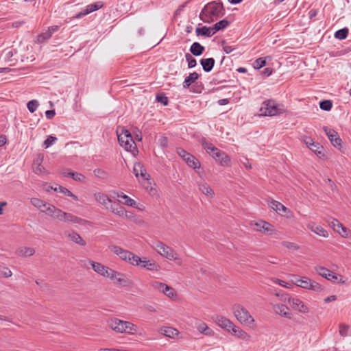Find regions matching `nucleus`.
<instances>
[{"mask_svg": "<svg viewBox=\"0 0 351 351\" xmlns=\"http://www.w3.org/2000/svg\"><path fill=\"white\" fill-rule=\"evenodd\" d=\"M93 269L102 276L110 278L114 280L117 284L123 286L129 287L132 285V281L123 273L118 272L110 268L106 267L100 263L90 261Z\"/></svg>", "mask_w": 351, "mask_h": 351, "instance_id": "obj_1", "label": "nucleus"}, {"mask_svg": "<svg viewBox=\"0 0 351 351\" xmlns=\"http://www.w3.org/2000/svg\"><path fill=\"white\" fill-rule=\"evenodd\" d=\"M225 14V10L221 2L212 1L206 4L202 10L199 17L204 23H210Z\"/></svg>", "mask_w": 351, "mask_h": 351, "instance_id": "obj_2", "label": "nucleus"}, {"mask_svg": "<svg viewBox=\"0 0 351 351\" xmlns=\"http://www.w3.org/2000/svg\"><path fill=\"white\" fill-rule=\"evenodd\" d=\"M201 143L207 153L218 161L221 165L228 166L230 165V158L224 152L215 147L212 143L207 142L205 138L202 139Z\"/></svg>", "mask_w": 351, "mask_h": 351, "instance_id": "obj_3", "label": "nucleus"}, {"mask_svg": "<svg viewBox=\"0 0 351 351\" xmlns=\"http://www.w3.org/2000/svg\"><path fill=\"white\" fill-rule=\"evenodd\" d=\"M117 134L120 145L127 152H130L134 156H136L138 153V149L130 132L125 128H121V130H117Z\"/></svg>", "mask_w": 351, "mask_h": 351, "instance_id": "obj_4", "label": "nucleus"}, {"mask_svg": "<svg viewBox=\"0 0 351 351\" xmlns=\"http://www.w3.org/2000/svg\"><path fill=\"white\" fill-rule=\"evenodd\" d=\"M108 325L113 331L118 333L134 334L138 329L137 326L133 323L121 320L116 317L108 319Z\"/></svg>", "mask_w": 351, "mask_h": 351, "instance_id": "obj_5", "label": "nucleus"}, {"mask_svg": "<svg viewBox=\"0 0 351 351\" xmlns=\"http://www.w3.org/2000/svg\"><path fill=\"white\" fill-rule=\"evenodd\" d=\"M285 112L284 106L278 104L274 99H267L263 102L259 110L260 116L273 117L282 114Z\"/></svg>", "mask_w": 351, "mask_h": 351, "instance_id": "obj_6", "label": "nucleus"}, {"mask_svg": "<svg viewBox=\"0 0 351 351\" xmlns=\"http://www.w3.org/2000/svg\"><path fill=\"white\" fill-rule=\"evenodd\" d=\"M233 312L237 320L241 323L250 324L254 321L248 311L240 304L234 305Z\"/></svg>", "mask_w": 351, "mask_h": 351, "instance_id": "obj_7", "label": "nucleus"}, {"mask_svg": "<svg viewBox=\"0 0 351 351\" xmlns=\"http://www.w3.org/2000/svg\"><path fill=\"white\" fill-rule=\"evenodd\" d=\"M294 284L303 289H310L317 292H321L324 290L322 285L307 277H302V278L296 279L294 281Z\"/></svg>", "mask_w": 351, "mask_h": 351, "instance_id": "obj_8", "label": "nucleus"}, {"mask_svg": "<svg viewBox=\"0 0 351 351\" xmlns=\"http://www.w3.org/2000/svg\"><path fill=\"white\" fill-rule=\"evenodd\" d=\"M154 249L161 256L169 260H176L177 258V254L175 251L160 241H157L154 243Z\"/></svg>", "mask_w": 351, "mask_h": 351, "instance_id": "obj_9", "label": "nucleus"}, {"mask_svg": "<svg viewBox=\"0 0 351 351\" xmlns=\"http://www.w3.org/2000/svg\"><path fill=\"white\" fill-rule=\"evenodd\" d=\"M176 153L186 162L189 167L193 169L200 167V162L199 160L183 148L178 147L176 149Z\"/></svg>", "mask_w": 351, "mask_h": 351, "instance_id": "obj_10", "label": "nucleus"}, {"mask_svg": "<svg viewBox=\"0 0 351 351\" xmlns=\"http://www.w3.org/2000/svg\"><path fill=\"white\" fill-rule=\"evenodd\" d=\"M150 285L154 289L164 293L166 296L170 298H173L176 296L174 289L167 284L158 281H153Z\"/></svg>", "mask_w": 351, "mask_h": 351, "instance_id": "obj_11", "label": "nucleus"}, {"mask_svg": "<svg viewBox=\"0 0 351 351\" xmlns=\"http://www.w3.org/2000/svg\"><path fill=\"white\" fill-rule=\"evenodd\" d=\"M323 129L331 144L334 147L339 149L341 147L342 141L339 138L338 133L335 130L330 129L326 126H324Z\"/></svg>", "mask_w": 351, "mask_h": 351, "instance_id": "obj_12", "label": "nucleus"}, {"mask_svg": "<svg viewBox=\"0 0 351 351\" xmlns=\"http://www.w3.org/2000/svg\"><path fill=\"white\" fill-rule=\"evenodd\" d=\"M288 302L295 311L302 313H307L309 311L308 307L298 298H288Z\"/></svg>", "mask_w": 351, "mask_h": 351, "instance_id": "obj_13", "label": "nucleus"}, {"mask_svg": "<svg viewBox=\"0 0 351 351\" xmlns=\"http://www.w3.org/2000/svg\"><path fill=\"white\" fill-rule=\"evenodd\" d=\"M133 172L137 179L141 177L144 180H149L150 176L146 171L141 162H135L133 167Z\"/></svg>", "mask_w": 351, "mask_h": 351, "instance_id": "obj_14", "label": "nucleus"}, {"mask_svg": "<svg viewBox=\"0 0 351 351\" xmlns=\"http://www.w3.org/2000/svg\"><path fill=\"white\" fill-rule=\"evenodd\" d=\"M109 248L114 254L119 256V257L121 260L128 261V260L130 259V256L131 255V252L124 250L117 245H110L109 247Z\"/></svg>", "mask_w": 351, "mask_h": 351, "instance_id": "obj_15", "label": "nucleus"}, {"mask_svg": "<svg viewBox=\"0 0 351 351\" xmlns=\"http://www.w3.org/2000/svg\"><path fill=\"white\" fill-rule=\"evenodd\" d=\"M108 209H110L112 213L119 217H125L127 219L130 217V216L128 215L125 208L121 206L119 203L114 202L113 204H111L110 206L108 207Z\"/></svg>", "mask_w": 351, "mask_h": 351, "instance_id": "obj_16", "label": "nucleus"}, {"mask_svg": "<svg viewBox=\"0 0 351 351\" xmlns=\"http://www.w3.org/2000/svg\"><path fill=\"white\" fill-rule=\"evenodd\" d=\"M215 323L222 328L230 332V328L233 323L225 317L217 315L215 318Z\"/></svg>", "mask_w": 351, "mask_h": 351, "instance_id": "obj_17", "label": "nucleus"}, {"mask_svg": "<svg viewBox=\"0 0 351 351\" xmlns=\"http://www.w3.org/2000/svg\"><path fill=\"white\" fill-rule=\"evenodd\" d=\"M274 311L277 314H278L282 317H285L286 318H289V319L291 318V313L290 310L287 306L282 304H276L274 306Z\"/></svg>", "mask_w": 351, "mask_h": 351, "instance_id": "obj_18", "label": "nucleus"}, {"mask_svg": "<svg viewBox=\"0 0 351 351\" xmlns=\"http://www.w3.org/2000/svg\"><path fill=\"white\" fill-rule=\"evenodd\" d=\"M149 271H158L160 266L153 261L148 260L146 257L141 258V264L139 265Z\"/></svg>", "mask_w": 351, "mask_h": 351, "instance_id": "obj_19", "label": "nucleus"}, {"mask_svg": "<svg viewBox=\"0 0 351 351\" xmlns=\"http://www.w3.org/2000/svg\"><path fill=\"white\" fill-rule=\"evenodd\" d=\"M230 332L232 335L243 339V340H249L250 339V335H247V332H245L244 330H243L241 328H240L239 326H235L234 324H232V326L230 328Z\"/></svg>", "mask_w": 351, "mask_h": 351, "instance_id": "obj_20", "label": "nucleus"}, {"mask_svg": "<svg viewBox=\"0 0 351 351\" xmlns=\"http://www.w3.org/2000/svg\"><path fill=\"white\" fill-rule=\"evenodd\" d=\"M269 206L273 210L282 215L290 212L289 208L276 200H271L269 203Z\"/></svg>", "mask_w": 351, "mask_h": 351, "instance_id": "obj_21", "label": "nucleus"}, {"mask_svg": "<svg viewBox=\"0 0 351 351\" xmlns=\"http://www.w3.org/2000/svg\"><path fill=\"white\" fill-rule=\"evenodd\" d=\"M61 221L72 223H82L84 222H86V220L80 218L75 215H73V214L64 212Z\"/></svg>", "mask_w": 351, "mask_h": 351, "instance_id": "obj_22", "label": "nucleus"}, {"mask_svg": "<svg viewBox=\"0 0 351 351\" xmlns=\"http://www.w3.org/2000/svg\"><path fill=\"white\" fill-rule=\"evenodd\" d=\"M200 64L203 70L205 72L208 73L213 69L215 64V60L213 58H203L200 60Z\"/></svg>", "mask_w": 351, "mask_h": 351, "instance_id": "obj_23", "label": "nucleus"}, {"mask_svg": "<svg viewBox=\"0 0 351 351\" xmlns=\"http://www.w3.org/2000/svg\"><path fill=\"white\" fill-rule=\"evenodd\" d=\"M65 234L72 241H73L74 243H75L76 244H78L81 246H85L86 245V242L82 238V237L78 234L76 232H65Z\"/></svg>", "mask_w": 351, "mask_h": 351, "instance_id": "obj_24", "label": "nucleus"}, {"mask_svg": "<svg viewBox=\"0 0 351 351\" xmlns=\"http://www.w3.org/2000/svg\"><path fill=\"white\" fill-rule=\"evenodd\" d=\"M94 197L97 202L104 206L106 208H108V204L112 203L111 199H110L107 195L103 193H95L94 194Z\"/></svg>", "mask_w": 351, "mask_h": 351, "instance_id": "obj_25", "label": "nucleus"}, {"mask_svg": "<svg viewBox=\"0 0 351 351\" xmlns=\"http://www.w3.org/2000/svg\"><path fill=\"white\" fill-rule=\"evenodd\" d=\"M197 36H204L207 37H211L215 34V31L213 27L203 26L202 27H197L195 29Z\"/></svg>", "mask_w": 351, "mask_h": 351, "instance_id": "obj_26", "label": "nucleus"}, {"mask_svg": "<svg viewBox=\"0 0 351 351\" xmlns=\"http://www.w3.org/2000/svg\"><path fill=\"white\" fill-rule=\"evenodd\" d=\"M204 50V47L197 42L193 43L190 47L191 53L195 56H201Z\"/></svg>", "mask_w": 351, "mask_h": 351, "instance_id": "obj_27", "label": "nucleus"}, {"mask_svg": "<svg viewBox=\"0 0 351 351\" xmlns=\"http://www.w3.org/2000/svg\"><path fill=\"white\" fill-rule=\"evenodd\" d=\"M199 77V75L196 73L193 72L189 74V76H187L183 82V88H189L190 86L195 83V81Z\"/></svg>", "mask_w": 351, "mask_h": 351, "instance_id": "obj_28", "label": "nucleus"}, {"mask_svg": "<svg viewBox=\"0 0 351 351\" xmlns=\"http://www.w3.org/2000/svg\"><path fill=\"white\" fill-rule=\"evenodd\" d=\"M117 196L118 197H120L123 199L122 201V203L123 204H125L127 206H132V207H135L136 206V202L131 199L129 196H128L127 195H125L122 192H117Z\"/></svg>", "mask_w": 351, "mask_h": 351, "instance_id": "obj_29", "label": "nucleus"}, {"mask_svg": "<svg viewBox=\"0 0 351 351\" xmlns=\"http://www.w3.org/2000/svg\"><path fill=\"white\" fill-rule=\"evenodd\" d=\"M197 329L199 332L203 333L208 336H213L214 335L213 330L212 329H210L207 326V324L204 322L199 323L197 326Z\"/></svg>", "mask_w": 351, "mask_h": 351, "instance_id": "obj_30", "label": "nucleus"}, {"mask_svg": "<svg viewBox=\"0 0 351 351\" xmlns=\"http://www.w3.org/2000/svg\"><path fill=\"white\" fill-rule=\"evenodd\" d=\"M16 253L21 256H31L35 253V250L32 247H22L17 250Z\"/></svg>", "mask_w": 351, "mask_h": 351, "instance_id": "obj_31", "label": "nucleus"}, {"mask_svg": "<svg viewBox=\"0 0 351 351\" xmlns=\"http://www.w3.org/2000/svg\"><path fill=\"white\" fill-rule=\"evenodd\" d=\"M104 6V3L101 1H97L94 3L89 4L86 8V13L90 14L94 11L101 9Z\"/></svg>", "mask_w": 351, "mask_h": 351, "instance_id": "obj_32", "label": "nucleus"}, {"mask_svg": "<svg viewBox=\"0 0 351 351\" xmlns=\"http://www.w3.org/2000/svg\"><path fill=\"white\" fill-rule=\"evenodd\" d=\"M161 332L164 335L173 338L176 335H178V332L176 329L171 327H165L161 329Z\"/></svg>", "mask_w": 351, "mask_h": 351, "instance_id": "obj_33", "label": "nucleus"}, {"mask_svg": "<svg viewBox=\"0 0 351 351\" xmlns=\"http://www.w3.org/2000/svg\"><path fill=\"white\" fill-rule=\"evenodd\" d=\"M229 25V21L226 19H223L219 21V22L216 23L213 26V29L215 31V34L224 28H226Z\"/></svg>", "mask_w": 351, "mask_h": 351, "instance_id": "obj_34", "label": "nucleus"}, {"mask_svg": "<svg viewBox=\"0 0 351 351\" xmlns=\"http://www.w3.org/2000/svg\"><path fill=\"white\" fill-rule=\"evenodd\" d=\"M348 28L344 27L335 32V38L339 40L346 39L348 34Z\"/></svg>", "mask_w": 351, "mask_h": 351, "instance_id": "obj_35", "label": "nucleus"}, {"mask_svg": "<svg viewBox=\"0 0 351 351\" xmlns=\"http://www.w3.org/2000/svg\"><path fill=\"white\" fill-rule=\"evenodd\" d=\"M310 149L315 152L316 155L319 158L324 156V154L322 152L324 147L318 143H316L312 147H310Z\"/></svg>", "mask_w": 351, "mask_h": 351, "instance_id": "obj_36", "label": "nucleus"}, {"mask_svg": "<svg viewBox=\"0 0 351 351\" xmlns=\"http://www.w3.org/2000/svg\"><path fill=\"white\" fill-rule=\"evenodd\" d=\"M199 189L204 194H205L206 195L212 196L213 194L212 189L210 187V186L208 184H206L205 182L199 184Z\"/></svg>", "mask_w": 351, "mask_h": 351, "instance_id": "obj_37", "label": "nucleus"}, {"mask_svg": "<svg viewBox=\"0 0 351 351\" xmlns=\"http://www.w3.org/2000/svg\"><path fill=\"white\" fill-rule=\"evenodd\" d=\"M315 271L317 272V274L319 275H320L321 276L325 278L326 279L328 277L330 276V274L331 271L329 270L327 268H325V267H322V266H317V267H315Z\"/></svg>", "mask_w": 351, "mask_h": 351, "instance_id": "obj_38", "label": "nucleus"}, {"mask_svg": "<svg viewBox=\"0 0 351 351\" xmlns=\"http://www.w3.org/2000/svg\"><path fill=\"white\" fill-rule=\"evenodd\" d=\"M128 262L132 265L138 266L141 264V258L131 252L130 259L128 260Z\"/></svg>", "mask_w": 351, "mask_h": 351, "instance_id": "obj_39", "label": "nucleus"}, {"mask_svg": "<svg viewBox=\"0 0 351 351\" xmlns=\"http://www.w3.org/2000/svg\"><path fill=\"white\" fill-rule=\"evenodd\" d=\"M330 276V277H328L326 278L328 280H330L334 282H339L342 284L345 282L344 280H343V276L341 275L337 274L331 271Z\"/></svg>", "mask_w": 351, "mask_h": 351, "instance_id": "obj_40", "label": "nucleus"}, {"mask_svg": "<svg viewBox=\"0 0 351 351\" xmlns=\"http://www.w3.org/2000/svg\"><path fill=\"white\" fill-rule=\"evenodd\" d=\"M50 32L46 31L37 36L36 42L38 43H43L45 41L48 40L51 38Z\"/></svg>", "mask_w": 351, "mask_h": 351, "instance_id": "obj_41", "label": "nucleus"}, {"mask_svg": "<svg viewBox=\"0 0 351 351\" xmlns=\"http://www.w3.org/2000/svg\"><path fill=\"white\" fill-rule=\"evenodd\" d=\"M30 202L34 206L38 208H41L42 207L45 208L47 204L43 201L42 199L35 197L32 198Z\"/></svg>", "mask_w": 351, "mask_h": 351, "instance_id": "obj_42", "label": "nucleus"}, {"mask_svg": "<svg viewBox=\"0 0 351 351\" xmlns=\"http://www.w3.org/2000/svg\"><path fill=\"white\" fill-rule=\"evenodd\" d=\"M332 107V103L330 100H323L319 102V108L325 111H329Z\"/></svg>", "mask_w": 351, "mask_h": 351, "instance_id": "obj_43", "label": "nucleus"}, {"mask_svg": "<svg viewBox=\"0 0 351 351\" xmlns=\"http://www.w3.org/2000/svg\"><path fill=\"white\" fill-rule=\"evenodd\" d=\"M38 106H39V103L36 99L31 100L27 104V109L32 113L34 112L36 110Z\"/></svg>", "mask_w": 351, "mask_h": 351, "instance_id": "obj_44", "label": "nucleus"}, {"mask_svg": "<svg viewBox=\"0 0 351 351\" xmlns=\"http://www.w3.org/2000/svg\"><path fill=\"white\" fill-rule=\"evenodd\" d=\"M185 58H186V60L188 62V67L189 69H191V68H193L196 66L197 64V61L196 60L191 56V53H186L185 54Z\"/></svg>", "mask_w": 351, "mask_h": 351, "instance_id": "obj_45", "label": "nucleus"}, {"mask_svg": "<svg viewBox=\"0 0 351 351\" xmlns=\"http://www.w3.org/2000/svg\"><path fill=\"white\" fill-rule=\"evenodd\" d=\"M56 206L50 204H47L46 206L45 207L44 210H41L42 212L46 213L49 216H50L51 218L53 219V213Z\"/></svg>", "mask_w": 351, "mask_h": 351, "instance_id": "obj_46", "label": "nucleus"}, {"mask_svg": "<svg viewBox=\"0 0 351 351\" xmlns=\"http://www.w3.org/2000/svg\"><path fill=\"white\" fill-rule=\"evenodd\" d=\"M94 175L101 179H106L108 178V173L101 169H95L93 171Z\"/></svg>", "mask_w": 351, "mask_h": 351, "instance_id": "obj_47", "label": "nucleus"}, {"mask_svg": "<svg viewBox=\"0 0 351 351\" xmlns=\"http://www.w3.org/2000/svg\"><path fill=\"white\" fill-rule=\"evenodd\" d=\"M266 65L265 58H259L256 59L254 62V67L256 69H260L261 68Z\"/></svg>", "mask_w": 351, "mask_h": 351, "instance_id": "obj_48", "label": "nucleus"}, {"mask_svg": "<svg viewBox=\"0 0 351 351\" xmlns=\"http://www.w3.org/2000/svg\"><path fill=\"white\" fill-rule=\"evenodd\" d=\"M71 178L72 179H73L75 181H78V182H85L86 181V177L80 173H77V172H73L71 174Z\"/></svg>", "mask_w": 351, "mask_h": 351, "instance_id": "obj_49", "label": "nucleus"}, {"mask_svg": "<svg viewBox=\"0 0 351 351\" xmlns=\"http://www.w3.org/2000/svg\"><path fill=\"white\" fill-rule=\"evenodd\" d=\"M3 59L5 61L10 62L12 61V56L14 55L13 50L10 49H6L3 51Z\"/></svg>", "mask_w": 351, "mask_h": 351, "instance_id": "obj_50", "label": "nucleus"}, {"mask_svg": "<svg viewBox=\"0 0 351 351\" xmlns=\"http://www.w3.org/2000/svg\"><path fill=\"white\" fill-rule=\"evenodd\" d=\"M349 329H350V326L348 325L341 324L339 325V334L342 337H346V336L349 335V333H348Z\"/></svg>", "mask_w": 351, "mask_h": 351, "instance_id": "obj_51", "label": "nucleus"}, {"mask_svg": "<svg viewBox=\"0 0 351 351\" xmlns=\"http://www.w3.org/2000/svg\"><path fill=\"white\" fill-rule=\"evenodd\" d=\"M342 237L351 238V230L344 227L343 226L341 228L339 232H338Z\"/></svg>", "mask_w": 351, "mask_h": 351, "instance_id": "obj_52", "label": "nucleus"}, {"mask_svg": "<svg viewBox=\"0 0 351 351\" xmlns=\"http://www.w3.org/2000/svg\"><path fill=\"white\" fill-rule=\"evenodd\" d=\"M57 141V138L53 136H47V139L44 141L43 145L45 148L49 147Z\"/></svg>", "mask_w": 351, "mask_h": 351, "instance_id": "obj_53", "label": "nucleus"}, {"mask_svg": "<svg viewBox=\"0 0 351 351\" xmlns=\"http://www.w3.org/2000/svg\"><path fill=\"white\" fill-rule=\"evenodd\" d=\"M313 231L319 235V236H322L323 237H328V232L326 230H324L322 227L321 226H316L314 230H313Z\"/></svg>", "mask_w": 351, "mask_h": 351, "instance_id": "obj_54", "label": "nucleus"}, {"mask_svg": "<svg viewBox=\"0 0 351 351\" xmlns=\"http://www.w3.org/2000/svg\"><path fill=\"white\" fill-rule=\"evenodd\" d=\"M64 213V211H62V210L56 207L55 210H54V213H53V219L61 221L62 219Z\"/></svg>", "mask_w": 351, "mask_h": 351, "instance_id": "obj_55", "label": "nucleus"}, {"mask_svg": "<svg viewBox=\"0 0 351 351\" xmlns=\"http://www.w3.org/2000/svg\"><path fill=\"white\" fill-rule=\"evenodd\" d=\"M331 225L334 231L337 232H339L341 228L343 226L342 223H341L337 219H333L331 221Z\"/></svg>", "mask_w": 351, "mask_h": 351, "instance_id": "obj_56", "label": "nucleus"}, {"mask_svg": "<svg viewBox=\"0 0 351 351\" xmlns=\"http://www.w3.org/2000/svg\"><path fill=\"white\" fill-rule=\"evenodd\" d=\"M156 101L162 104L165 106L168 104V98L164 94H160L156 96Z\"/></svg>", "mask_w": 351, "mask_h": 351, "instance_id": "obj_57", "label": "nucleus"}, {"mask_svg": "<svg viewBox=\"0 0 351 351\" xmlns=\"http://www.w3.org/2000/svg\"><path fill=\"white\" fill-rule=\"evenodd\" d=\"M282 245L288 248V249H292L294 250H298L299 247L294 243L289 242V241H283L282 243Z\"/></svg>", "mask_w": 351, "mask_h": 351, "instance_id": "obj_58", "label": "nucleus"}, {"mask_svg": "<svg viewBox=\"0 0 351 351\" xmlns=\"http://www.w3.org/2000/svg\"><path fill=\"white\" fill-rule=\"evenodd\" d=\"M272 281L274 283L277 284V285H280L282 287H286V288H288V289L291 287V284H289L288 282H285V281H283L282 280L278 279V278H274V279H272Z\"/></svg>", "mask_w": 351, "mask_h": 351, "instance_id": "obj_59", "label": "nucleus"}, {"mask_svg": "<svg viewBox=\"0 0 351 351\" xmlns=\"http://www.w3.org/2000/svg\"><path fill=\"white\" fill-rule=\"evenodd\" d=\"M53 190L62 193L66 196H68L70 194L69 193L71 192V191H69L68 189L62 186H58V187H56L55 189H53Z\"/></svg>", "mask_w": 351, "mask_h": 351, "instance_id": "obj_60", "label": "nucleus"}, {"mask_svg": "<svg viewBox=\"0 0 351 351\" xmlns=\"http://www.w3.org/2000/svg\"><path fill=\"white\" fill-rule=\"evenodd\" d=\"M33 170L36 174H41L45 172V168L40 164L38 165H33Z\"/></svg>", "mask_w": 351, "mask_h": 351, "instance_id": "obj_61", "label": "nucleus"}, {"mask_svg": "<svg viewBox=\"0 0 351 351\" xmlns=\"http://www.w3.org/2000/svg\"><path fill=\"white\" fill-rule=\"evenodd\" d=\"M222 47L224 52L227 54L231 53L233 50H234V47L227 45L225 41L222 42Z\"/></svg>", "mask_w": 351, "mask_h": 351, "instance_id": "obj_62", "label": "nucleus"}, {"mask_svg": "<svg viewBox=\"0 0 351 351\" xmlns=\"http://www.w3.org/2000/svg\"><path fill=\"white\" fill-rule=\"evenodd\" d=\"M261 223H263L261 228H263L265 232H269L273 230L272 226L270 223L265 221H262Z\"/></svg>", "mask_w": 351, "mask_h": 351, "instance_id": "obj_63", "label": "nucleus"}, {"mask_svg": "<svg viewBox=\"0 0 351 351\" xmlns=\"http://www.w3.org/2000/svg\"><path fill=\"white\" fill-rule=\"evenodd\" d=\"M159 143H160V145L162 147V148H165L167 147L168 145V138L165 136H162L160 138H159Z\"/></svg>", "mask_w": 351, "mask_h": 351, "instance_id": "obj_64", "label": "nucleus"}]
</instances>
